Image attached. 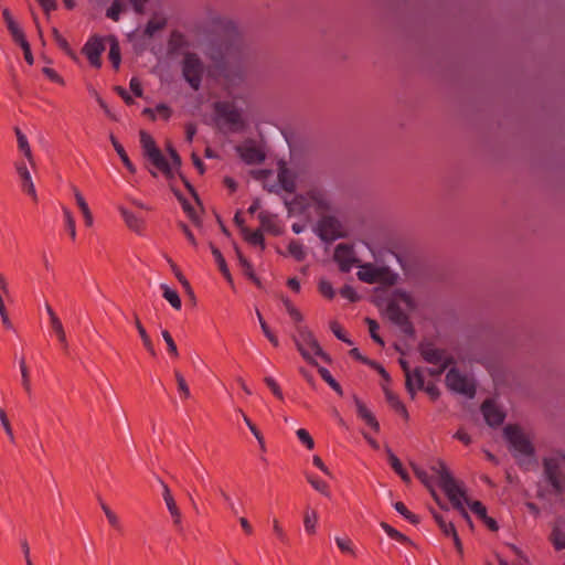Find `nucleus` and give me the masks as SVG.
Wrapping results in <instances>:
<instances>
[{"label":"nucleus","mask_w":565,"mask_h":565,"mask_svg":"<svg viewBox=\"0 0 565 565\" xmlns=\"http://www.w3.org/2000/svg\"><path fill=\"white\" fill-rule=\"evenodd\" d=\"M481 412L489 426H499L504 420L503 412L492 401H486L481 406Z\"/></svg>","instance_id":"17"},{"label":"nucleus","mask_w":565,"mask_h":565,"mask_svg":"<svg viewBox=\"0 0 565 565\" xmlns=\"http://www.w3.org/2000/svg\"><path fill=\"white\" fill-rule=\"evenodd\" d=\"M102 509H103L110 526L117 533L121 534L124 532V526H122V523H121L119 516L114 511H111L106 504H103Z\"/></svg>","instance_id":"25"},{"label":"nucleus","mask_w":565,"mask_h":565,"mask_svg":"<svg viewBox=\"0 0 565 565\" xmlns=\"http://www.w3.org/2000/svg\"><path fill=\"white\" fill-rule=\"evenodd\" d=\"M244 422L246 423V425L248 426V428L250 429L252 434L256 437V439L258 440V443L264 446V440H263V436L260 435L259 430L257 429V427L250 422V419L244 415Z\"/></svg>","instance_id":"61"},{"label":"nucleus","mask_w":565,"mask_h":565,"mask_svg":"<svg viewBox=\"0 0 565 565\" xmlns=\"http://www.w3.org/2000/svg\"><path fill=\"white\" fill-rule=\"evenodd\" d=\"M171 514V518L173 520V524L175 525L177 530L179 532H182L183 531V526H182V514H181V511L180 509L178 508V505L171 508L168 510Z\"/></svg>","instance_id":"53"},{"label":"nucleus","mask_w":565,"mask_h":565,"mask_svg":"<svg viewBox=\"0 0 565 565\" xmlns=\"http://www.w3.org/2000/svg\"><path fill=\"white\" fill-rule=\"evenodd\" d=\"M289 254L297 260H303L306 257V250L301 243L298 241H291L288 245Z\"/></svg>","instance_id":"34"},{"label":"nucleus","mask_w":565,"mask_h":565,"mask_svg":"<svg viewBox=\"0 0 565 565\" xmlns=\"http://www.w3.org/2000/svg\"><path fill=\"white\" fill-rule=\"evenodd\" d=\"M381 526L382 529L385 531V533L392 537L393 540H396L401 543H409V540L407 536H405L404 534H402L401 532H398L397 530H395L394 527H392L391 525H388L387 523L385 522H382L381 523Z\"/></svg>","instance_id":"36"},{"label":"nucleus","mask_w":565,"mask_h":565,"mask_svg":"<svg viewBox=\"0 0 565 565\" xmlns=\"http://www.w3.org/2000/svg\"><path fill=\"white\" fill-rule=\"evenodd\" d=\"M216 117L231 130H238L244 126L243 110L234 102L220 100L213 105Z\"/></svg>","instance_id":"7"},{"label":"nucleus","mask_w":565,"mask_h":565,"mask_svg":"<svg viewBox=\"0 0 565 565\" xmlns=\"http://www.w3.org/2000/svg\"><path fill=\"white\" fill-rule=\"evenodd\" d=\"M420 353L426 362L436 366L430 369L431 375H440L451 362L445 351L430 343L422 344Z\"/></svg>","instance_id":"11"},{"label":"nucleus","mask_w":565,"mask_h":565,"mask_svg":"<svg viewBox=\"0 0 565 565\" xmlns=\"http://www.w3.org/2000/svg\"><path fill=\"white\" fill-rule=\"evenodd\" d=\"M307 480L313 487L315 490L324 495H329L328 484L324 481L311 475L307 476Z\"/></svg>","instance_id":"40"},{"label":"nucleus","mask_w":565,"mask_h":565,"mask_svg":"<svg viewBox=\"0 0 565 565\" xmlns=\"http://www.w3.org/2000/svg\"><path fill=\"white\" fill-rule=\"evenodd\" d=\"M121 212V215L126 222V224L134 231H138L140 228V220L135 215L132 214L131 212L125 210V209H121L120 210Z\"/></svg>","instance_id":"37"},{"label":"nucleus","mask_w":565,"mask_h":565,"mask_svg":"<svg viewBox=\"0 0 565 565\" xmlns=\"http://www.w3.org/2000/svg\"><path fill=\"white\" fill-rule=\"evenodd\" d=\"M331 331L339 340H341L348 344H352V341L345 337L344 331L337 322L331 323Z\"/></svg>","instance_id":"59"},{"label":"nucleus","mask_w":565,"mask_h":565,"mask_svg":"<svg viewBox=\"0 0 565 565\" xmlns=\"http://www.w3.org/2000/svg\"><path fill=\"white\" fill-rule=\"evenodd\" d=\"M503 434L520 467L529 469L535 463L533 437L527 430L516 425H508L504 427Z\"/></svg>","instance_id":"4"},{"label":"nucleus","mask_w":565,"mask_h":565,"mask_svg":"<svg viewBox=\"0 0 565 565\" xmlns=\"http://www.w3.org/2000/svg\"><path fill=\"white\" fill-rule=\"evenodd\" d=\"M0 420H1V425H2L6 434L13 441V439H14L13 430H12L11 424L9 422L8 415L3 408H0Z\"/></svg>","instance_id":"51"},{"label":"nucleus","mask_w":565,"mask_h":565,"mask_svg":"<svg viewBox=\"0 0 565 565\" xmlns=\"http://www.w3.org/2000/svg\"><path fill=\"white\" fill-rule=\"evenodd\" d=\"M242 231L247 242H249L253 245L260 246L262 249H264V235L260 231H249L246 227H242Z\"/></svg>","instance_id":"28"},{"label":"nucleus","mask_w":565,"mask_h":565,"mask_svg":"<svg viewBox=\"0 0 565 565\" xmlns=\"http://www.w3.org/2000/svg\"><path fill=\"white\" fill-rule=\"evenodd\" d=\"M110 140H111V143H113L116 152L118 153L122 163L125 164V167L130 172H135V167H134L132 162L129 160L124 147L117 141V139L114 136H110Z\"/></svg>","instance_id":"27"},{"label":"nucleus","mask_w":565,"mask_h":565,"mask_svg":"<svg viewBox=\"0 0 565 565\" xmlns=\"http://www.w3.org/2000/svg\"><path fill=\"white\" fill-rule=\"evenodd\" d=\"M318 288L326 298L332 299L335 296L332 285L327 279H320Z\"/></svg>","instance_id":"46"},{"label":"nucleus","mask_w":565,"mask_h":565,"mask_svg":"<svg viewBox=\"0 0 565 565\" xmlns=\"http://www.w3.org/2000/svg\"><path fill=\"white\" fill-rule=\"evenodd\" d=\"M337 546L344 553H353L352 542L347 537H335Z\"/></svg>","instance_id":"56"},{"label":"nucleus","mask_w":565,"mask_h":565,"mask_svg":"<svg viewBox=\"0 0 565 565\" xmlns=\"http://www.w3.org/2000/svg\"><path fill=\"white\" fill-rule=\"evenodd\" d=\"M127 10V3L125 0H114L111 6L107 9V18L118 21L120 14Z\"/></svg>","instance_id":"24"},{"label":"nucleus","mask_w":565,"mask_h":565,"mask_svg":"<svg viewBox=\"0 0 565 565\" xmlns=\"http://www.w3.org/2000/svg\"><path fill=\"white\" fill-rule=\"evenodd\" d=\"M104 50L105 46L99 39H92L85 44L83 52L93 66L99 67L102 64L100 54Z\"/></svg>","instance_id":"18"},{"label":"nucleus","mask_w":565,"mask_h":565,"mask_svg":"<svg viewBox=\"0 0 565 565\" xmlns=\"http://www.w3.org/2000/svg\"><path fill=\"white\" fill-rule=\"evenodd\" d=\"M296 345L303 359L310 363H315L312 355L327 359V355L322 351L311 331L306 328L299 329V339L296 340Z\"/></svg>","instance_id":"9"},{"label":"nucleus","mask_w":565,"mask_h":565,"mask_svg":"<svg viewBox=\"0 0 565 565\" xmlns=\"http://www.w3.org/2000/svg\"><path fill=\"white\" fill-rule=\"evenodd\" d=\"M424 385V379L418 370H415L413 373L407 372L406 375V387L407 391L413 395L416 388H422Z\"/></svg>","instance_id":"23"},{"label":"nucleus","mask_w":565,"mask_h":565,"mask_svg":"<svg viewBox=\"0 0 565 565\" xmlns=\"http://www.w3.org/2000/svg\"><path fill=\"white\" fill-rule=\"evenodd\" d=\"M15 134L19 150L25 156L31 166H33V156L26 136L19 128H15Z\"/></svg>","instance_id":"22"},{"label":"nucleus","mask_w":565,"mask_h":565,"mask_svg":"<svg viewBox=\"0 0 565 565\" xmlns=\"http://www.w3.org/2000/svg\"><path fill=\"white\" fill-rule=\"evenodd\" d=\"M565 450H555L542 459V481L546 489L540 488L539 495L547 494L565 498Z\"/></svg>","instance_id":"3"},{"label":"nucleus","mask_w":565,"mask_h":565,"mask_svg":"<svg viewBox=\"0 0 565 565\" xmlns=\"http://www.w3.org/2000/svg\"><path fill=\"white\" fill-rule=\"evenodd\" d=\"M447 386L457 393H460L467 397H473L476 394V387L470 379L461 374L456 369H450L446 375Z\"/></svg>","instance_id":"12"},{"label":"nucleus","mask_w":565,"mask_h":565,"mask_svg":"<svg viewBox=\"0 0 565 565\" xmlns=\"http://www.w3.org/2000/svg\"><path fill=\"white\" fill-rule=\"evenodd\" d=\"M394 508L399 514H402L411 523L415 524L418 522V518L415 514H413L412 512H409L403 502H396L394 504Z\"/></svg>","instance_id":"44"},{"label":"nucleus","mask_w":565,"mask_h":565,"mask_svg":"<svg viewBox=\"0 0 565 565\" xmlns=\"http://www.w3.org/2000/svg\"><path fill=\"white\" fill-rule=\"evenodd\" d=\"M385 452L387 455V460H388L391 467L393 468V470L395 472H401L402 471V467H403L401 460L393 454L391 448L387 447V446L385 447Z\"/></svg>","instance_id":"50"},{"label":"nucleus","mask_w":565,"mask_h":565,"mask_svg":"<svg viewBox=\"0 0 565 565\" xmlns=\"http://www.w3.org/2000/svg\"><path fill=\"white\" fill-rule=\"evenodd\" d=\"M75 198H76V202L82 211L86 226H88V227L92 226L93 225V215L89 211L88 205L86 204V202L84 201V199L81 194L75 193Z\"/></svg>","instance_id":"33"},{"label":"nucleus","mask_w":565,"mask_h":565,"mask_svg":"<svg viewBox=\"0 0 565 565\" xmlns=\"http://www.w3.org/2000/svg\"><path fill=\"white\" fill-rule=\"evenodd\" d=\"M18 46H20L21 50L23 51V56H24L25 62L29 65H33L34 56H33L29 41L26 40V41L22 42L21 44H19Z\"/></svg>","instance_id":"54"},{"label":"nucleus","mask_w":565,"mask_h":565,"mask_svg":"<svg viewBox=\"0 0 565 565\" xmlns=\"http://www.w3.org/2000/svg\"><path fill=\"white\" fill-rule=\"evenodd\" d=\"M319 374L321 375V377L330 385V386H334L335 385V380L332 377V375L330 374V372L326 369V367H319L318 370Z\"/></svg>","instance_id":"63"},{"label":"nucleus","mask_w":565,"mask_h":565,"mask_svg":"<svg viewBox=\"0 0 565 565\" xmlns=\"http://www.w3.org/2000/svg\"><path fill=\"white\" fill-rule=\"evenodd\" d=\"M161 334H162L164 342L167 343L168 352L172 356L177 358L179 355V351H178V348H177L171 334L167 330H163L161 332Z\"/></svg>","instance_id":"47"},{"label":"nucleus","mask_w":565,"mask_h":565,"mask_svg":"<svg viewBox=\"0 0 565 565\" xmlns=\"http://www.w3.org/2000/svg\"><path fill=\"white\" fill-rule=\"evenodd\" d=\"M387 313L390 319L397 326L401 327V329L404 332H411L412 327L409 324L408 318L406 313L396 305H390L387 309Z\"/></svg>","instance_id":"19"},{"label":"nucleus","mask_w":565,"mask_h":565,"mask_svg":"<svg viewBox=\"0 0 565 565\" xmlns=\"http://www.w3.org/2000/svg\"><path fill=\"white\" fill-rule=\"evenodd\" d=\"M2 18L6 22L7 30L10 33L12 41L19 45L22 42L26 41V36L24 34V31L20 26V24L14 20V18L11 14V11L9 8H4L2 10Z\"/></svg>","instance_id":"15"},{"label":"nucleus","mask_w":565,"mask_h":565,"mask_svg":"<svg viewBox=\"0 0 565 565\" xmlns=\"http://www.w3.org/2000/svg\"><path fill=\"white\" fill-rule=\"evenodd\" d=\"M318 522V513L313 510H307L303 515L305 530L309 534L316 532V524Z\"/></svg>","instance_id":"30"},{"label":"nucleus","mask_w":565,"mask_h":565,"mask_svg":"<svg viewBox=\"0 0 565 565\" xmlns=\"http://www.w3.org/2000/svg\"><path fill=\"white\" fill-rule=\"evenodd\" d=\"M431 469L438 479L439 486L448 495L454 508L457 509L468 522H470V518L465 509V504H467L469 509L481 520L487 519L486 507L480 501H471L466 497L463 490L457 483L444 462H438Z\"/></svg>","instance_id":"2"},{"label":"nucleus","mask_w":565,"mask_h":565,"mask_svg":"<svg viewBox=\"0 0 565 565\" xmlns=\"http://www.w3.org/2000/svg\"><path fill=\"white\" fill-rule=\"evenodd\" d=\"M159 482L162 487V497L166 502L167 509L169 510V509L175 507L177 502H175L173 495L171 494L169 487L161 479H159Z\"/></svg>","instance_id":"45"},{"label":"nucleus","mask_w":565,"mask_h":565,"mask_svg":"<svg viewBox=\"0 0 565 565\" xmlns=\"http://www.w3.org/2000/svg\"><path fill=\"white\" fill-rule=\"evenodd\" d=\"M140 143L143 148L145 154L151 163L166 174L171 173V167L161 151L157 148L154 140L150 135L145 131L140 132Z\"/></svg>","instance_id":"10"},{"label":"nucleus","mask_w":565,"mask_h":565,"mask_svg":"<svg viewBox=\"0 0 565 565\" xmlns=\"http://www.w3.org/2000/svg\"><path fill=\"white\" fill-rule=\"evenodd\" d=\"M385 395H386V399L387 402L398 412H402L404 414H406V409H405V406L402 404V402L397 398V396H395L392 392H390L388 390H385Z\"/></svg>","instance_id":"52"},{"label":"nucleus","mask_w":565,"mask_h":565,"mask_svg":"<svg viewBox=\"0 0 565 565\" xmlns=\"http://www.w3.org/2000/svg\"><path fill=\"white\" fill-rule=\"evenodd\" d=\"M181 71L184 81L194 90H199L205 73V64L201 57L192 52L184 53L181 61Z\"/></svg>","instance_id":"6"},{"label":"nucleus","mask_w":565,"mask_h":565,"mask_svg":"<svg viewBox=\"0 0 565 565\" xmlns=\"http://www.w3.org/2000/svg\"><path fill=\"white\" fill-rule=\"evenodd\" d=\"M237 258L244 274L254 282L259 284V280L254 273L252 264L244 257V255L239 250H237Z\"/></svg>","instance_id":"31"},{"label":"nucleus","mask_w":565,"mask_h":565,"mask_svg":"<svg viewBox=\"0 0 565 565\" xmlns=\"http://www.w3.org/2000/svg\"><path fill=\"white\" fill-rule=\"evenodd\" d=\"M212 254H213L214 259H215V262H216V264L218 266L220 271L227 279V281L232 284L233 282L232 276L230 274V270L227 268V265H226L225 259L222 256L221 252L217 248L213 247L212 248Z\"/></svg>","instance_id":"29"},{"label":"nucleus","mask_w":565,"mask_h":565,"mask_svg":"<svg viewBox=\"0 0 565 565\" xmlns=\"http://www.w3.org/2000/svg\"><path fill=\"white\" fill-rule=\"evenodd\" d=\"M239 157L248 164L260 163L265 159V153L253 141H246L237 147Z\"/></svg>","instance_id":"14"},{"label":"nucleus","mask_w":565,"mask_h":565,"mask_svg":"<svg viewBox=\"0 0 565 565\" xmlns=\"http://www.w3.org/2000/svg\"><path fill=\"white\" fill-rule=\"evenodd\" d=\"M291 204L302 211L313 207L319 215L333 211L330 195L319 188L310 189L305 195H297Z\"/></svg>","instance_id":"5"},{"label":"nucleus","mask_w":565,"mask_h":565,"mask_svg":"<svg viewBox=\"0 0 565 565\" xmlns=\"http://www.w3.org/2000/svg\"><path fill=\"white\" fill-rule=\"evenodd\" d=\"M174 376L177 380L178 390L180 392L181 397L189 398L191 396V393H190V388H189L183 375L179 371H175Z\"/></svg>","instance_id":"39"},{"label":"nucleus","mask_w":565,"mask_h":565,"mask_svg":"<svg viewBox=\"0 0 565 565\" xmlns=\"http://www.w3.org/2000/svg\"><path fill=\"white\" fill-rule=\"evenodd\" d=\"M374 262L360 264L354 249L348 244H339L334 250V259L338 262L341 270L349 271L353 265L360 269L356 273L358 278L366 284H380L391 287L397 282L398 275L387 265L384 255H376L371 249Z\"/></svg>","instance_id":"1"},{"label":"nucleus","mask_w":565,"mask_h":565,"mask_svg":"<svg viewBox=\"0 0 565 565\" xmlns=\"http://www.w3.org/2000/svg\"><path fill=\"white\" fill-rule=\"evenodd\" d=\"M42 73L52 82L60 85H65L63 77L51 67H43Z\"/></svg>","instance_id":"48"},{"label":"nucleus","mask_w":565,"mask_h":565,"mask_svg":"<svg viewBox=\"0 0 565 565\" xmlns=\"http://www.w3.org/2000/svg\"><path fill=\"white\" fill-rule=\"evenodd\" d=\"M435 520L445 535H455L456 529L451 522L446 521L441 515L438 514L435 515Z\"/></svg>","instance_id":"38"},{"label":"nucleus","mask_w":565,"mask_h":565,"mask_svg":"<svg viewBox=\"0 0 565 565\" xmlns=\"http://www.w3.org/2000/svg\"><path fill=\"white\" fill-rule=\"evenodd\" d=\"M354 404L359 417H361V419H363L371 428L377 431L380 429L379 422L376 420L374 415L366 408L363 402L356 396H354Z\"/></svg>","instance_id":"20"},{"label":"nucleus","mask_w":565,"mask_h":565,"mask_svg":"<svg viewBox=\"0 0 565 565\" xmlns=\"http://www.w3.org/2000/svg\"><path fill=\"white\" fill-rule=\"evenodd\" d=\"M44 12L49 13L51 11L56 10L57 2L56 0H36Z\"/></svg>","instance_id":"62"},{"label":"nucleus","mask_w":565,"mask_h":565,"mask_svg":"<svg viewBox=\"0 0 565 565\" xmlns=\"http://www.w3.org/2000/svg\"><path fill=\"white\" fill-rule=\"evenodd\" d=\"M258 218L264 228L271 230L273 217L268 212H260Z\"/></svg>","instance_id":"60"},{"label":"nucleus","mask_w":565,"mask_h":565,"mask_svg":"<svg viewBox=\"0 0 565 565\" xmlns=\"http://www.w3.org/2000/svg\"><path fill=\"white\" fill-rule=\"evenodd\" d=\"M297 179H298V173L294 169L287 167V164H285V163L279 164L278 181H279L280 186L286 192L291 193L296 190Z\"/></svg>","instance_id":"16"},{"label":"nucleus","mask_w":565,"mask_h":565,"mask_svg":"<svg viewBox=\"0 0 565 565\" xmlns=\"http://www.w3.org/2000/svg\"><path fill=\"white\" fill-rule=\"evenodd\" d=\"M161 289L163 290V298L174 308L180 309L181 308V299L178 295V292L167 285H161Z\"/></svg>","instance_id":"26"},{"label":"nucleus","mask_w":565,"mask_h":565,"mask_svg":"<svg viewBox=\"0 0 565 565\" xmlns=\"http://www.w3.org/2000/svg\"><path fill=\"white\" fill-rule=\"evenodd\" d=\"M551 541L557 551L565 548V521L558 520L551 533Z\"/></svg>","instance_id":"21"},{"label":"nucleus","mask_w":565,"mask_h":565,"mask_svg":"<svg viewBox=\"0 0 565 565\" xmlns=\"http://www.w3.org/2000/svg\"><path fill=\"white\" fill-rule=\"evenodd\" d=\"M143 113L148 116H151L152 118H154V113H157L159 116H161L164 119H168L171 115L170 108L163 104L158 105L154 110H152L150 108H146L143 110Z\"/></svg>","instance_id":"42"},{"label":"nucleus","mask_w":565,"mask_h":565,"mask_svg":"<svg viewBox=\"0 0 565 565\" xmlns=\"http://www.w3.org/2000/svg\"><path fill=\"white\" fill-rule=\"evenodd\" d=\"M46 310L50 317V333L55 335L65 353L68 352V341L61 319L57 317L53 308L46 303Z\"/></svg>","instance_id":"13"},{"label":"nucleus","mask_w":565,"mask_h":565,"mask_svg":"<svg viewBox=\"0 0 565 565\" xmlns=\"http://www.w3.org/2000/svg\"><path fill=\"white\" fill-rule=\"evenodd\" d=\"M129 86L136 96L140 97L142 95L141 84L137 78L132 77L130 79Z\"/></svg>","instance_id":"64"},{"label":"nucleus","mask_w":565,"mask_h":565,"mask_svg":"<svg viewBox=\"0 0 565 565\" xmlns=\"http://www.w3.org/2000/svg\"><path fill=\"white\" fill-rule=\"evenodd\" d=\"M297 436L300 439V441L307 446V448H309V449L313 448V446H315L313 439L311 438V436L309 435V433L306 429H302V428L298 429Z\"/></svg>","instance_id":"55"},{"label":"nucleus","mask_w":565,"mask_h":565,"mask_svg":"<svg viewBox=\"0 0 565 565\" xmlns=\"http://www.w3.org/2000/svg\"><path fill=\"white\" fill-rule=\"evenodd\" d=\"M21 186L23 192L31 195L34 200L36 199L35 188L30 173H25V177L21 179Z\"/></svg>","instance_id":"43"},{"label":"nucleus","mask_w":565,"mask_h":565,"mask_svg":"<svg viewBox=\"0 0 565 565\" xmlns=\"http://www.w3.org/2000/svg\"><path fill=\"white\" fill-rule=\"evenodd\" d=\"M109 54L108 57L114 66V68L118 70L120 65V47L118 42L115 39H110Z\"/></svg>","instance_id":"32"},{"label":"nucleus","mask_w":565,"mask_h":565,"mask_svg":"<svg viewBox=\"0 0 565 565\" xmlns=\"http://www.w3.org/2000/svg\"><path fill=\"white\" fill-rule=\"evenodd\" d=\"M256 315H257V318H258V321H259V324H260V328L265 334V337L269 340V342L275 345V347H278L279 345V341H278V338L270 331L268 324L266 323V321L263 319L260 312L257 310L256 311Z\"/></svg>","instance_id":"35"},{"label":"nucleus","mask_w":565,"mask_h":565,"mask_svg":"<svg viewBox=\"0 0 565 565\" xmlns=\"http://www.w3.org/2000/svg\"><path fill=\"white\" fill-rule=\"evenodd\" d=\"M317 232L324 242H332L344 236V227L341 221L329 213L320 215Z\"/></svg>","instance_id":"8"},{"label":"nucleus","mask_w":565,"mask_h":565,"mask_svg":"<svg viewBox=\"0 0 565 565\" xmlns=\"http://www.w3.org/2000/svg\"><path fill=\"white\" fill-rule=\"evenodd\" d=\"M340 294L343 298H347L348 300H350L352 302L359 300V295L353 289V287H351L349 285H345L344 287H342L340 290Z\"/></svg>","instance_id":"57"},{"label":"nucleus","mask_w":565,"mask_h":565,"mask_svg":"<svg viewBox=\"0 0 565 565\" xmlns=\"http://www.w3.org/2000/svg\"><path fill=\"white\" fill-rule=\"evenodd\" d=\"M366 323L369 326V332H370V335L371 338L379 344L383 345L384 342L382 340V338L379 335L377 331H379V324L376 321L372 320V319H366Z\"/></svg>","instance_id":"49"},{"label":"nucleus","mask_w":565,"mask_h":565,"mask_svg":"<svg viewBox=\"0 0 565 565\" xmlns=\"http://www.w3.org/2000/svg\"><path fill=\"white\" fill-rule=\"evenodd\" d=\"M52 34H53V38L55 40V42L57 43V45L67 54L71 56V44L68 43V41L60 33L58 29L56 28H53L52 29Z\"/></svg>","instance_id":"41"},{"label":"nucleus","mask_w":565,"mask_h":565,"mask_svg":"<svg viewBox=\"0 0 565 565\" xmlns=\"http://www.w3.org/2000/svg\"><path fill=\"white\" fill-rule=\"evenodd\" d=\"M265 383L266 385L270 388V391L273 392V394L278 397V398H282V392L280 390V387L278 386L277 382L270 377V376H267L265 377Z\"/></svg>","instance_id":"58"}]
</instances>
